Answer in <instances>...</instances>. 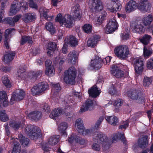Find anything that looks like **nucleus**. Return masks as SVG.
Listing matches in <instances>:
<instances>
[{"instance_id":"1","label":"nucleus","mask_w":153,"mask_h":153,"mask_svg":"<svg viewBox=\"0 0 153 153\" xmlns=\"http://www.w3.org/2000/svg\"><path fill=\"white\" fill-rule=\"evenodd\" d=\"M93 140L94 143L92 148L96 151H99L102 146H105L107 140L106 136L101 132H95L94 134Z\"/></svg>"},{"instance_id":"2","label":"nucleus","mask_w":153,"mask_h":153,"mask_svg":"<svg viewBox=\"0 0 153 153\" xmlns=\"http://www.w3.org/2000/svg\"><path fill=\"white\" fill-rule=\"evenodd\" d=\"M114 51L115 55L121 60L126 59L131 53L128 47L126 45L117 47L114 49Z\"/></svg>"},{"instance_id":"3","label":"nucleus","mask_w":153,"mask_h":153,"mask_svg":"<svg viewBox=\"0 0 153 153\" xmlns=\"http://www.w3.org/2000/svg\"><path fill=\"white\" fill-rule=\"evenodd\" d=\"M76 74V71L74 67L69 68L64 73L63 80L64 82L67 84H74Z\"/></svg>"},{"instance_id":"4","label":"nucleus","mask_w":153,"mask_h":153,"mask_svg":"<svg viewBox=\"0 0 153 153\" xmlns=\"http://www.w3.org/2000/svg\"><path fill=\"white\" fill-rule=\"evenodd\" d=\"M25 132L31 139L35 140L41 137L40 129L33 125H28L26 127Z\"/></svg>"},{"instance_id":"5","label":"nucleus","mask_w":153,"mask_h":153,"mask_svg":"<svg viewBox=\"0 0 153 153\" xmlns=\"http://www.w3.org/2000/svg\"><path fill=\"white\" fill-rule=\"evenodd\" d=\"M55 20L59 22L61 26L63 25L66 27L71 28L73 25L72 18L69 14L62 16V14L59 13L56 18Z\"/></svg>"},{"instance_id":"6","label":"nucleus","mask_w":153,"mask_h":153,"mask_svg":"<svg viewBox=\"0 0 153 153\" xmlns=\"http://www.w3.org/2000/svg\"><path fill=\"white\" fill-rule=\"evenodd\" d=\"M49 86L46 82H42L34 86L31 92L33 95H39L48 89Z\"/></svg>"},{"instance_id":"7","label":"nucleus","mask_w":153,"mask_h":153,"mask_svg":"<svg viewBox=\"0 0 153 153\" xmlns=\"http://www.w3.org/2000/svg\"><path fill=\"white\" fill-rule=\"evenodd\" d=\"M21 7L23 8L25 11L27 10V2L24 1L20 3L18 1L15 0L11 5L10 12L13 14L16 13L20 10Z\"/></svg>"},{"instance_id":"8","label":"nucleus","mask_w":153,"mask_h":153,"mask_svg":"<svg viewBox=\"0 0 153 153\" xmlns=\"http://www.w3.org/2000/svg\"><path fill=\"white\" fill-rule=\"evenodd\" d=\"M128 96L133 100H137L139 103H143L144 102V98L141 96L140 93L135 90L128 91L127 93Z\"/></svg>"},{"instance_id":"9","label":"nucleus","mask_w":153,"mask_h":153,"mask_svg":"<svg viewBox=\"0 0 153 153\" xmlns=\"http://www.w3.org/2000/svg\"><path fill=\"white\" fill-rule=\"evenodd\" d=\"M96 104V102L95 100H87L79 110V113H82L88 110H91Z\"/></svg>"},{"instance_id":"10","label":"nucleus","mask_w":153,"mask_h":153,"mask_svg":"<svg viewBox=\"0 0 153 153\" xmlns=\"http://www.w3.org/2000/svg\"><path fill=\"white\" fill-rule=\"evenodd\" d=\"M141 20L136 21L131 24V27L134 29V32L140 34L143 33L145 30Z\"/></svg>"},{"instance_id":"11","label":"nucleus","mask_w":153,"mask_h":153,"mask_svg":"<svg viewBox=\"0 0 153 153\" xmlns=\"http://www.w3.org/2000/svg\"><path fill=\"white\" fill-rule=\"evenodd\" d=\"M25 91L22 90L18 89L13 93V94L10 100V104H13L15 100H19L23 99L25 96Z\"/></svg>"},{"instance_id":"12","label":"nucleus","mask_w":153,"mask_h":153,"mask_svg":"<svg viewBox=\"0 0 153 153\" xmlns=\"http://www.w3.org/2000/svg\"><path fill=\"white\" fill-rule=\"evenodd\" d=\"M118 24L116 20L114 19L110 20L105 29L106 33H110L114 32L117 28Z\"/></svg>"},{"instance_id":"13","label":"nucleus","mask_w":153,"mask_h":153,"mask_svg":"<svg viewBox=\"0 0 153 153\" xmlns=\"http://www.w3.org/2000/svg\"><path fill=\"white\" fill-rule=\"evenodd\" d=\"M143 60V58H139L134 61L135 71L137 74L141 73L143 71L144 66Z\"/></svg>"},{"instance_id":"14","label":"nucleus","mask_w":153,"mask_h":153,"mask_svg":"<svg viewBox=\"0 0 153 153\" xmlns=\"http://www.w3.org/2000/svg\"><path fill=\"white\" fill-rule=\"evenodd\" d=\"M137 8L141 12H148L150 9V4L148 0H141L138 5Z\"/></svg>"},{"instance_id":"15","label":"nucleus","mask_w":153,"mask_h":153,"mask_svg":"<svg viewBox=\"0 0 153 153\" xmlns=\"http://www.w3.org/2000/svg\"><path fill=\"white\" fill-rule=\"evenodd\" d=\"M112 1L110 4H108L107 5V9L112 12H116L119 11L121 8V5L120 3H118V0H116L117 3L114 0Z\"/></svg>"},{"instance_id":"16","label":"nucleus","mask_w":153,"mask_h":153,"mask_svg":"<svg viewBox=\"0 0 153 153\" xmlns=\"http://www.w3.org/2000/svg\"><path fill=\"white\" fill-rule=\"evenodd\" d=\"M89 4L91 5V8L95 10V11L101 10L103 8L101 0H90Z\"/></svg>"},{"instance_id":"17","label":"nucleus","mask_w":153,"mask_h":153,"mask_svg":"<svg viewBox=\"0 0 153 153\" xmlns=\"http://www.w3.org/2000/svg\"><path fill=\"white\" fill-rule=\"evenodd\" d=\"M78 55L77 52L75 51H71L67 56V60L68 62L74 64L77 59Z\"/></svg>"},{"instance_id":"18","label":"nucleus","mask_w":153,"mask_h":153,"mask_svg":"<svg viewBox=\"0 0 153 153\" xmlns=\"http://www.w3.org/2000/svg\"><path fill=\"white\" fill-rule=\"evenodd\" d=\"M138 5L135 1L131 0L126 4L125 10L126 12L130 13L134 11L137 8Z\"/></svg>"},{"instance_id":"19","label":"nucleus","mask_w":153,"mask_h":153,"mask_svg":"<svg viewBox=\"0 0 153 153\" xmlns=\"http://www.w3.org/2000/svg\"><path fill=\"white\" fill-rule=\"evenodd\" d=\"M90 66L93 69L98 70L102 67L101 59L98 56H96L94 59L91 60Z\"/></svg>"},{"instance_id":"20","label":"nucleus","mask_w":153,"mask_h":153,"mask_svg":"<svg viewBox=\"0 0 153 153\" xmlns=\"http://www.w3.org/2000/svg\"><path fill=\"white\" fill-rule=\"evenodd\" d=\"M73 17L74 19L79 20L81 17V11L79 9V5L76 4L72 8Z\"/></svg>"},{"instance_id":"21","label":"nucleus","mask_w":153,"mask_h":153,"mask_svg":"<svg viewBox=\"0 0 153 153\" xmlns=\"http://www.w3.org/2000/svg\"><path fill=\"white\" fill-rule=\"evenodd\" d=\"M112 67L111 73L113 75L118 78H120L123 76V71H121L118 67L113 65L112 66Z\"/></svg>"},{"instance_id":"22","label":"nucleus","mask_w":153,"mask_h":153,"mask_svg":"<svg viewBox=\"0 0 153 153\" xmlns=\"http://www.w3.org/2000/svg\"><path fill=\"white\" fill-rule=\"evenodd\" d=\"M100 37L99 35H95L91 37L88 41L87 44L89 47H94L99 41Z\"/></svg>"},{"instance_id":"23","label":"nucleus","mask_w":153,"mask_h":153,"mask_svg":"<svg viewBox=\"0 0 153 153\" xmlns=\"http://www.w3.org/2000/svg\"><path fill=\"white\" fill-rule=\"evenodd\" d=\"M65 44H69L71 46L73 47L75 46L78 45L76 39L73 36L66 37L65 40Z\"/></svg>"},{"instance_id":"24","label":"nucleus","mask_w":153,"mask_h":153,"mask_svg":"<svg viewBox=\"0 0 153 153\" xmlns=\"http://www.w3.org/2000/svg\"><path fill=\"white\" fill-rule=\"evenodd\" d=\"M88 92L90 96L94 98H96L100 94L99 90H98L97 86L96 85L93 86L91 88L89 89Z\"/></svg>"},{"instance_id":"25","label":"nucleus","mask_w":153,"mask_h":153,"mask_svg":"<svg viewBox=\"0 0 153 153\" xmlns=\"http://www.w3.org/2000/svg\"><path fill=\"white\" fill-rule=\"evenodd\" d=\"M28 116L29 118L37 121L39 120L42 117V114L40 112L34 111L30 113Z\"/></svg>"},{"instance_id":"26","label":"nucleus","mask_w":153,"mask_h":153,"mask_svg":"<svg viewBox=\"0 0 153 153\" xmlns=\"http://www.w3.org/2000/svg\"><path fill=\"white\" fill-rule=\"evenodd\" d=\"M49 12V10L46 9L45 7H41L39 9V12L40 13L41 16H43L45 19L48 20H51L53 16H48L47 13Z\"/></svg>"},{"instance_id":"27","label":"nucleus","mask_w":153,"mask_h":153,"mask_svg":"<svg viewBox=\"0 0 153 153\" xmlns=\"http://www.w3.org/2000/svg\"><path fill=\"white\" fill-rule=\"evenodd\" d=\"M56 45L55 42H50L48 45L47 53L48 56H51L56 49Z\"/></svg>"},{"instance_id":"28","label":"nucleus","mask_w":153,"mask_h":153,"mask_svg":"<svg viewBox=\"0 0 153 153\" xmlns=\"http://www.w3.org/2000/svg\"><path fill=\"white\" fill-rule=\"evenodd\" d=\"M63 111L62 109L56 108L54 109L51 112L50 117L54 119V117L59 116L63 114Z\"/></svg>"},{"instance_id":"29","label":"nucleus","mask_w":153,"mask_h":153,"mask_svg":"<svg viewBox=\"0 0 153 153\" xmlns=\"http://www.w3.org/2000/svg\"><path fill=\"white\" fill-rule=\"evenodd\" d=\"M138 144L140 148H143L146 147L148 144L147 137L144 136L140 138L138 141Z\"/></svg>"},{"instance_id":"30","label":"nucleus","mask_w":153,"mask_h":153,"mask_svg":"<svg viewBox=\"0 0 153 153\" xmlns=\"http://www.w3.org/2000/svg\"><path fill=\"white\" fill-rule=\"evenodd\" d=\"M7 97L6 92L4 91H1L0 92V99L1 101L3 102V105L6 106L8 104V102L7 100Z\"/></svg>"},{"instance_id":"31","label":"nucleus","mask_w":153,"mask_h":153,"mask_svg":"<svg viewBox=\"0 0 153 153\" xmlns=\"http://www.w3.org/2000/svg\"><path fill=\"white\" fill-rule=\"evenodd\" d=\"M68 127V126L67 123L62 122L60 123L59 126L58 128L59 131L61 134H62V135L67 136V134L65 130Z\"/></svg>"},{"instance_id":"32","label":"nucleus","mask_w":153,"mask_h":153,"mask_svg":"<svg viewBox=\"0 0 153 153\" xmlns=\"http://www.w3.org/2000/svg\"><path fill=\"white\" fill-rule=\"evenodd\" d=\"M42 73V71H31L29 73L27 77L30 79H36L38 77L41 75Z\"/></svg>"},{"instance_id":"33","label":"nucleus","mask_w":153,"mask_h":153,"mask_svg":"<svg viewBox=\"0 0 153 153\" xmlns=\"http://www.w3.org/2000/svg\"><path fill=\"white\" fill-rule=\"evenodd\" d=\"M59 135H55L50 137L48 139V144L51 146L56 144L59 142Z\"/></svg>"},{"instance_id":"34","label":"nucleus","mask_w":153,"mask_h":153,"mask_svg":"<svg viewBox=\"0 0 153 153\" xmlns=\"http://www.w3.org/2000/svg\"><path fill=\"white\" fill-rule=\"evenodd\" d=\"M105 119L108 123L113 126H116L118 122V118L114 116H108Z\"/></svg>"},{"instance_id":"35","label":"nucleus","mask_w":153,"mask_h":153,"mask_svg":"<svg viewBox=\"0 0 153 153\" xmlns=\"http://www.w3.org/2000/svg\"><path fill=\"white\" fill-rule=\"evenodd\" d=\"M75 126L77 128V130L80 134L82 131L84 127L83 126L82 121L81 119L76 120L75 122Z\"/></svg>"},{"instance_id":"36","label":"nucleus","mask_w":153,"mask_h":153,"mask_svg":"<svg viewBox=\"0 0 153 153\" xmlns=\"http://www.w3.org/2000/svg\"><path fill=\"white\" fill-rule=\"evenodd\" d=\"M15 55V53L13 52H10L6 54L4 57V61L7 63L13 60Z\"/></svg>"},{"instance_id":"37","label":"nucleus","mask_w":153,"mask_h":153,"mask_svg":"<svg viewBox=\"0 0 153 153\" xmlns=\"http://www.w3.org/2000/svg\"><path fill=\"white\" fill-rule=\"evenodd\" d=\"M151 36L148 34H145L140 39V42L144 45H147L152 39Z\"/></svg>"},{"instance_id":"38","label":"nucleus","mask_w":153,"mask_h":153,"mask_svg":"<svg viewBox=\"0 0 153 153\" xmlns=\"http://www.w3.org/2000/svg\"><path fill=\"white\" fill-rule=\"evenodd\" d=\"M153 20V17L152 15H149L147 16L144 17L142 22L145 26H149Z\"/></svg>"},{"instance_id":"39","label":"nucleus","mask_w":153,"mask_h":153,"mask_svg":"<svg viewBox=\"0 0 153 153\" xmlns=\"http://www.w3.org/2000/svg\"><path fill=\"white\" fill-rule=\"evenodd\" d=\"M36 14L34 13H28L25 14L24 18V21L26 23L32 21L35 18Z\"/></svg>"},{"instance_id":"40","label":"nucleus","mask_w":153,"mask_h":153,"mask_svg":"<svg viewBox=\"0 0 153 153\" xmlns=\"http://www.w3.org/2000/svg\"><path fill=\"white\" fill-rule=\"evenodd\" d=\"M152 77L145 76L143 81V85L146 87H149L152 83Z\"/></svg>"},{"instance_id":"41","label":"nucleus","mask_w":153,"mask_h":153,"mask_svg":"<svg viewBox=\"0 0 153 153\" xmlns=\"http://www.w3.org/2000/svg\"><path fill=\"white\" fill-rule=\"evenodd\" d=\"M119 85V83L118 82L117 83L114 85H112L109 91V93L111 95H114L117 93V90L118 88H120V86H118Z\"/></svg>"},{"instance_id":"42","label":"nucleus","mask_w":153,"mask_h":153,"mask_svg":"<svg viewBox=\"0 0 153 153\" xmlns=\"http://www.w3.org/2000/svg\"><path fill=\"white\" fill-rule=\"evenodd\" d=\"M19 139L20 143L23 146L25 147L28 144L29 140L28 138H25L22 134L19 135Z\"/></svg>"},{"instance_id":"43","label":"nucleus","mask_w":153,"mask_h":153,"mask_svg":"<svg viewBox=\"0 0 153 153\" xmlns=\"http://www.w3.org/2000/svg\"><path fill=\"white\" fill-rule=\"evenodd\" d=\"M152 51L151 49L149 47L145 46L143 49V55L145 57L149 58L151 55Z\"/></svg>"},{"instance_id":"44","label":"nucleus","mask_w":153,"mask_h":153,"mask_svg":"<svg viewBox=\"0 0 153 153\" xmlns=\"http://www.w3.org/2000/svg\"><path fill=\"white\" fill-rule=\"evenodd\" d=\"M106 14V12H104L102 13L101 15L99 16L97 21H96V24L97 25H100L102 24L105 19Z\"/></svg>"},{"instance_id":"45","label":"nucleus","mask_w":153,"mask_h":153,"mask_svg":"<svg viewBox=\"0 0 153 153\" xmlns=\"http://www.w3.org/2000/svg\"><path fill=\"white\" fill-rule=\"evenodd\" d=\"M51 85L52 86V92L55 95L61 90V87L58 83L56 84L53 83H51Z\"/></svg>"},{"instance_id":"46","label":"nucleus","mask_w":153,"mask_h":153,"mask_svg":"<svg viewBox=\"0 0 153 153\" xmlns=\"http://www.w3.org/2000/svg\"><path fill=\"white\" fill-rule=\"evenodd\" d=\"M27 42L29 43L32 44L33 41L32 38L28 36H22L20 41L21 44L23 45Z\"/></svg>"},{"instance_id":"47","label":"nucleus","mask_w":153,"mask_h":153,"mask_svg":"<svg viewBox=\"0 0 153 153\" xmlns=\"http://www.w3.org/2000/svg\"><path fill=\"white\" fill-rule=\"evenodd\" d=\"M54 72L53 66H50V67L46 68L45 74L48 76H52L54 74Z\"/></svg>"},{"instance_id":"48","label":"nucleus","mask_w":153,"mask_h":153,"mask_svg":"<svg viewBox=\"0 0 153 153\" xmlns=\"http://www.w3.org/2000/svg\"><path fill=\"white\" fill-rule=\"evenodd\" d=\"M46 29L51 32V34L54 33L55 31V28L53 27V25L51 22L46 23L45 26Z\"/></svg>"},{"instance_id":"49","label":"nucleus","mask_w":153,"mask_h":153,"mask_svg":"<svg viewBox=\"0 0 153 153\" xmlns=\"http://www.w3.org/2000/svg\"><path fill=\"white\" fill-rule=\"evenodd\" d=\"M21 146L19 144L15 141L12 153H19L20 151Z\"/></svg>"},{"instance_id":"50","label":"nucleus","mask_w":153,"mask_h":153,"mask_svg":"<svg viewBox=\"0 0 153 153\" xmlns=\"http://www.w3.org/2000/svg\"><path fill=\"white\" fill-rule=\"evenodd\" d=\"M0 119L3 122L6 121L8 120V117L6 114L5 110H3L0 111Z\"/></svg>"},{"instance_id":"51","label":"nucleus","mask_w":153,"mask_h":153,"mask_svg":"<svg viewBox=\"0 0 153 153\" xmlns=\"http://www.w3.org/2000/svg\"><path fill=\"white\" fill-rule=\"evenodd\" d=\"M2 82L4 85L7 88H10L11 87V85L10 81L7 76H4L2 78Z\"/></svg>"},{"instance_id":"52","label":"nucleus","mask_w":153,"mask_h":153,"mask_svg":"<svg viewBox=\"0 0 153 153\" xmlns=\"http://www.w3.org/2000/svg\"><path fill=\"white\" fill-rule=\"evenodd\" d=\"M10 126L14 130H16L19 129L20 127V123L19 122H12L10 123Z\"/></svg>"},{"instance_id":"53","label":"nucleus","mask_w":153,"mask_h":153,"mask_svg":"<svg viewBox=\"0 0 153 153\" xmlns=\"http://www.w3.org/2000/svg\"><path fill=\"white\" fill-rule=\"evenodd\" d=\"M83 29L85 32L89 33L91 31V26L88 24H85L83 27Z\"/></svg>"},{"instance_id":"54","label":"nucleus","mask_w":153,"mask_h":153,"mask_svg":"<svg viewBox=\"0 0 153 153\" xmlns=\"http://www.w3.org/2000/svg\"><path fill=\"white\" fill-rule=\"evenodd\" d=\"M17 75L19 79V78L23 79L26 78V73L25 71L23 70L21 71L20 70H19L17 71Z\"/></svg>"},{"instance_id":"55","label":"nucleus","mask_w":153,"mask_h":153,"mask_svg":"<svg viewBox=\"0 0 153 153\" xmlns=\"http://www.w3.org/2000/svg\"><path fill=\"white\" fill-rule=\"evenodd\" d=\"M4 21L5 22V23L9 24L11 26H13L15 25L13 19L12 18L9 17L5 18L4 19Z\"/></svg>"},{"instance_id":"56","label":"nucleus","mask_w":153,"mask_h":153,"mask_svg":"<svg viewBox=\"0 0 153 153\" xmlns=\"http://www.w3.org/2000/svg\"><path fill=\"white\" fill-rule=\"evenodd\" d=\"M82 131L81 132L80 134L84 135L91 133L93 132V129H86L84 128Z\"/></svg>"},{"instance_id":"57","label":"nucleus","mask_w":153,"mask_h":153,"mask_svg":"<svg viewBox=\"0 0 153 153\" xmlns=\"http://www.w3.org/2000/svg\"><path fill=\"white\" fill-rule=\"evenodd\" d=\"M78 139H79L78 136L73 135L69 137L68 139V141L71 143L74 141L75 142H78Z\"/></svg>"},{"instance_id":"58","label":"nucleus","mask_w":153,"mask_h":153,"mask_svg":"<svg viewBox=\"0 0 153 153\" xmlns=\"http://www.w3.org/2000/svg\"><path fill=\"white\" fill-rule=\"evenodd\" d=\"M104 119V117L103 116H101L99 118L95 125L94 127L95 128H99Z\"/></svg>"},{"instance_id":"59","label":"nucleus","mask_w":153,"mask_h":153,"mask_svg":"<svg viewBox=\"0 0 153 153\" xmlns=\"http://www.w3.org/2000/svg\"><path fill=\"white\" fill-rule=\"evenodd\" d=\"M123 102V100L118 99L115 101L113 104L115 106L119 107L122 105Z\"/></svg>"},{"instance_id":"60","label":"nucleus","mask_w":153,"mask_h":153,"mask_svg":"<svg viewBox=\"0 0 153 153\" xmlns=\"http://www.w3.org/2000/svg\"><path fill=\"white\" fill-rule=\"evenodd\" d=\"M14 29L13 28L7 29L6 30L5 33V39H9L8 38L9 34L11 33L13 30Z\"/></svg>"},{"instance_id":"61","label":"nucleus","mask_w":153,"mask_h":153,"mask_svg":"<svg viewBox=\"0 0 153 153\" xmlns=\"http://www.w3.org/2000/svg\"><path fill=\"white\" fill-rule=\"evenodd\" d=\"M147 66L149 68H153V59L150 58L147 61Z\"/></svg>"},{"instance_id":"62","label":"nucleus","mask_w":153,"mask_h":153,"mask_svg":"<svg viewBox=\"0 0 153 153\" xmlns=\"http://www.w3.org/2000/svg\"><path fill=\"white\" fill-rule=\"evenodd\" d=\"M42 109L44 111L46 112L47 113H49L50 111V108L48 106V105L46 103L44 104L42 107Z\"/></svg>"},{"instance_id":"63","label":"nucleus","mask_w":153,"mask_h":153,"mask_svg":"<svg viewBox=\"0 0 153 153\" xmlns=\"http://www.w3.org/2000/svg\"><path fill=\"white\" fill-rule=\"evenodd\" d=\"M111 59L110 57L108 56L102 59V62L105 65H108Z\"/></svg>"},{"instance_id":"64","label":"nucleus","mask_w":153,"mask_h":153,"mask_svg":"<svg viewBox=\"0 0 153 153\" xmlns=\"http://www.w3.org/2000/svg\"><path fill=\"white\" fill-rule=\"evenodd\" d=\"M78 138H79L78 139V142H77V143L82 145H85L87 143V141L85 139L80 138L78 136Z\"/></svg>"}]
</instances>
